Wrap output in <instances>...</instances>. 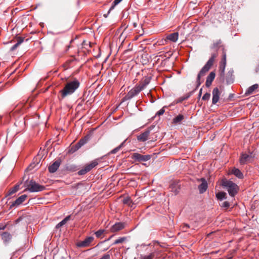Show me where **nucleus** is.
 I'll list each match as a JSON object with an SVG mask.
<instances>
[{"mask_svg": "<svg viewBox=\"0 0 259 259\" xmlns=\"http://www.w3.org/2000/svg\"><path fill=\"white\" fill-rule=\"evenodd\" d=\"M90 138V136L89 135H87L83 138L80 139L79 142L75 145L74 151L78 150L82 146L87 143L89 140Z\"/></svg>", "mask_w": 259, "mask_h": 259, "instance_id": "19", "label": "nucleus"}, {"mask_svg": "<svg viewBox=\"0 0 259 259\" xmlns=\"http://www.w3.org/2000/svg\"><path fill=\"white\" fill-rule=\"evenodd\" d=\"M125 142V140L118 147H116L115 148H114L112 150H111V152H110V153H111V154H115V153H117L123 146Z\"/></svg>", "mask_w": 259, "mask_h": 259, "instance_id": "34", "label": "nucleus"}, {"mask_svg": "<svg viewBox=\"0 0 259 259\" xmlns=\"http://www.w3.org/2000/svg\"><path fill=\"white\" fill-rule=\"evenodd\" d=\"M220 95V92L218 88H215L212 91V104H215L219 100Z\"/></svg>", "mask_w": 259, "mask_h": 259, "instance_id": "18", "label": "nucleus"}, {"mask_svg": "<svg viewBox=\"0 0 259 259\" xmlns=\"http://www.w3.org/2000/svg\"><path fill=\"white\" fill-rule=\"evenodd\" d=\"M138 37H139L138 36H136L135 37V40H137V39H138Z\"/></svg>", "mask_w": 259, "mask_h": 259, "instance_id": "47", "label": "nucleus"}, {"mask_svg": "<svg viewBox=\"0 0 259 259\" xmlns=\"http://www.w3.org/2000/svg\"><path fill=\"white\" fill-rule=\"evenodd\" d=\"M17 39V42L19 44V45L21 44L24 40V37H21V36H18L16 38Z\"/></svg>", "mask_w": 259, "mask_h": 259, "instance_id": "41", "label": "nucleus"}, {"mask_svg": "<svg viewBox=\"0 0 259 259\" xmlns=\"http://www.w3.org/2000/svg\"><path fill=\"white\" fill-rule=\"evenodd\" d=\"M70 219V216L68 215L64 218L62 221L59 223L56 226V228L59 229L63 225H64Z\"/></svg>", "mask_w": 259, "mask_h": 259, "instance_id": "29", "label": "nucleus"}, {"mask_svg": "<svg viewBox=\"0 0 259 259\" xmlns=\"http://www.w3.org/2000/svg\"><path fill=\"white\" fill-rule=\"evenodd\" d=\"M141 91V89L136 85L130 90L126 95L122 99V102L131 100L132 98L137 96Z\"/></svg>", "mask_w": 259, "mask_h": 259, "instance_id": "5", "label": "nucleus"}, {"mask_svg": "<svg viewBox=\"0 0 259 259\" xmlns=\"http://www.w3.org/2000/svg\"><path fill=\"white\" fill-rule=\"evenodd\" d=\"M38 163L37 162L36 164L35 163H31L29 166L27 168V170H31L33 168H34L37 165H38Z\"/></svg>", "mask_w": 259, "mask_h": 259, "instance_id": "39", "label": "nucleus"}, {"mask_svg": "<svg viewBox=\"0 0 259 259\" xmlns=\"http://www.w3.org/2000/svg\"><path fill=\"white\" fill-rule=\"evenodd\" d=\"M198 182H201V184H200L198 187V189L199 190V193L200 194H203L204 193L207 189L208 188V184L207 181H206L205 178H201L200 179L197 180Z\"/></svg>", "mask_w": 259, "mask_h": 259, "instance_id": "13", "label": "nucleus"}, {"mask_svg": "<svg viewBox=\"0 0 259 259\" xmlns=\"http://www.w3.org/2000/svg\"><path fill=\"white\" fill-rule=\"evenodd\" d=\"M189 228H190V226L187 224H184L183 225L182 228H183V229L184 230V231H186V230H185V229H188Z\"/></svg>", "mask_w": 259, "mask_h": 259, "instance_id": "44", "label": "nucleus"}, {"mask_svg": "<svg viewBox=\"0 0 259 259\" xmlns=\"http://www.w3.org/2000/svg\"><path fill=\"white\" fill-rule=\"evenodd\" d=\"M179 37L178 32H174L172 33H170L166 36V39L169 40L172 42H176Z\"/></svg>", "mask_w": 259, "mask_h": 259, "instance_id": "24", "label": "nucleus"}, {"mask_svg": "<svg viewBox=\"0 0 259 259\" xmlns=\"http://www.w3.org/2000/svg\"><path fill=\"white\" fill-rule=\"evenodd\" d=\"M202 89H201L199 91V97H200L201 94H202Z\"/></svg>", "mask_w": 259, "mask_h": 259, "instance_id": "46", "label": "nucleus"}, {"mask_svg": "<svg viewBox=\"0 0 259 259\" xmlns=\"http://www.w3.org/2000/svg\"><path fill=\"white\" fill-rule=\"evenodd\" d=\"M210 94L208 93H206L202 97V100L204 101L208 100L210 98Z\"/></svg>", "mask_w": 259, "mask_h": 259, "instance_id": "40", "label": "nucleus"}, {"mask_svg": "<svg viewBox=\"0 0 259 259\" xmlns=\"http://www.w3.org/2000/svg\"><path fill=\"white\" fill-rule=\"evenodd\" d=\"M221 206L225 209H227L230 207V204L229 202L226 201L223 202Z\"/></svg>", "mask_w": 259, "mask_h": 259, "instance_id": "38", "label": "nucleus"}, {"mask_svg": "<svg viewBox=\"0 0 259 259\" xmlns=\"http://www.w3.org/2000/svg\"><path fill=\"white\" fill-rule=\"evenodd\" d=\"M215 73L214 71H211L210 72L206 78V80L205 82V85L206 87L209 88L211 85L212 82L215 78Z\"/></svg>", "mask_w": 259, "mask_h": 259, "instance_id": "20", "label": "nucleus"}, {"mask_svg": "<svg viewBox=\"0 0 259 259\" xmlns=\"http://www.w3.org/2000/svg\"><path fill=\"white\" fill-rule=\"evenodd\" d=\"M80 85L79 81L74 79L72 81H69L66 83L63 89L60 91L59 93L61 97L59 100L61 101L67 96L70 95L74 93L75 91L79 88Z\"/></svg>", "mask_w": 259, "mask_h": 259, "instance_id": "2", "label": "nucleus"}, {"mask_svg": "<svg viewBox=\"0 0 259 259\" xmlns=\"http://www.w3.org/2000/svg\"><path fill=\"white\" fill-rule=\"evenodd\" d=\"M126 223L124 222H117L112 225L110 229L112 233H116L123 229L126 226Z\"/></svg>", "mask_w": 259, "mask_h": 259, "instance_id": "11", "label": "nucleus"}, {"mask_svg": "<svg viewBox=\"0 0 259 259\" xmlns=\"http://www.w3.org/2000/svg\"><path fill=\"white\" fill-rule=\"evenodd\" d=\"M192 95V92H190L186 94L183 97L179 98L177 103H182L183 101L188 99Z\"/></svg>", "mask_w": 259, "mask_h": 259, "instance_id": "32", "label": "nucleus"}, {"mask_svg": "<svg viewBox=\"0 0 259 259\" xmlns=\"http://www.w3.org/2000/svg\"><path fill=\"white\" fill-rule=\"evenodd\" d=\"M161 256V251L155 249L148 254H141L140 259H158Z\"/></svg>", "mask_w": 259, "mask_h": 259, "instance_id": "8", "label": "nucleus"}, {"mask_svg": "<svg viewBox=\"0 0 259 259\" xmlns=\"http://www.w3.org/2000/svg\"><path fill=\"white\" fill-rule=\"evenodd\" d=\"M169 188L172 192H174L175 194H177L179 192V190L180 189L179 182H174L172 183L170 185Z\"/></svg>", "mask_w": 259, "mask_h": 259, "instance_id": "23", "label": "nucleus"}, {"mask_svg": "<svg viewBox=\"0 0 259 259\" xmlns=\"http://www.w3.org/2000/svg\"><path fill=\"white\" fill-rule=\"evenodd\" d=\"M147 250H149V247H148L147 248ZM150 250H151L150 249Z\"/></svg>", "mask_w": 259, "mask_h": 259, "instance_id": "49", "label": "nucleus"}, {"mask_svg": "<svg viewBox=\"0 0 259 259\" xmlns=\"http://www.w3.org/2000/svg\"><path fill=\"white\" fill-rule=\"evenodd\" d=\"M98 164L97 160L92 161L90 163L87 164L84 166L78 171V175L79 176L84 175L89 172L92 169L96 166Z\"/></svg>", "mask_w": 259, "mask_h": 259, "instance_id": "7", "label": "nucleus"}, {"mask_svg": "<svg viewBox=\"0 0 259 259\" xmlns=\"http://www.w3.org/2000/svg\"><path fill=\"white\" fill-rule=\"evenodd\" d=\"M126 239V238L125 237H120L116 240H115L114 242L113 243V244H117L119 243H121L123 242Z\"/></svg>", "mask_w": 259, "mask_h": 259, "instance_id": "35", "label": "nucleus"}, {"mask_svg": "<svg viewBox=\"0 0 259 259\" xmlns=\"http://www.w3.org/2000/svg\"><path fill=\"white\" fill-rule=\"evenodd\" d=\"M94 240V237L92 236L87 237L84 240L77 243V245L79 247L89 246L91 243Z\"/></svg>", "mask_w": 259, "mask_h": 259, "instance_id": "16", "label": "nucleus"}, {"mask_svg": "<svg viewBox=\"0 0 259 259\" xmlns=\"http://www.w3.org/2000/svg\"><path fill=\"white\" fill-rule=\"evenodd\" d=\"M133 25L134 26V27H136L137 26V24L136 23H134Z\"/></svg>", "mask_w": 259, "mask_h": 259, "instance_id": "48", "label": "nucleus"}, {"mask_svg": "<svg viewBox=\"0 0 259 259\" xmlns=\"http://www.w3.org/2000/svg\"><path fill=\"white\" fill-rule=\"evenodd\" d=\"M131 157L135 161L142 162L149 160L151 158V155H142L138 153H134L132 154Z\"/></svg>", "mask_w": 259, "mask_h": 259, "instance_id": "9", "label": "nucleus"}, {"mask_svg": "<svg viewBox=\"0 0 259 259\" xmlns=\"http://www.w3.org/2000/svg\"><path fill=\"white\" fill-rule=\"evenodd\" d=\"M20 45L18 44L17 42L15 44L14 46L12 47V48L10 49V50L11 51H14Z\"/></svg>", "mask_w": 259, "mask_h": 259, "instance_id": "43", "label": "nucleus"}, {"mask_svg": "<svg viewBox=\"0 0 259 259\" xmlns=\"http://www.w3.org/2000/svg\"><path fill=\"white\" fill-rule=\"evenodd\" d=\"M122 1V0H114V2H113L112 3V6L110 7L109 11H108V13H109L110 12L111 10H112V9H114V7L117 5V4H118L120 2H121Z\"/></svg>", "mask_w": 259, "mask_h": 259, "instance_id": "36", "label": "nucleus"}, {"mask_svg": "<svg viewBox=\"0 0 259 259\" xmlns=\"http://www.w3.org/2000/svg\"><path fill=\"white\" fill-rule=\"evenodd\" d=\"M164 112H165V110L164 109V108H162L156 113V115H158V116L161 115L163 114Z\"/></svg>", "mask_w": 259, "mask_h": 259, "instance_id": "42", "label": "nucleus"}, {"mask_svg": "<svg viewBox=\"0 0 259 259\" xmlns=\"http://www.w3.org/2000/svg\"><path fill=\"white\" fill-rule=\"evenodd\" d=\"M27 195L24 194L18 197L15 201L13 202L10 205V208L14 207H17L22 204L26 199Z\"/></svg>", "mask_w": 259, "mask_h": 259, "instance_id": "14", "label": "nucleus"}, {"mask_svg": "<svg viewBox=\"0 0 259 259\" xmlns=\"http://www.w3.org/2000/svg\"><path fill=\"white\" fill-rule=\"evenodd\" d=\"M23 219V218L21 217L16 220L14 224V226L17 227H18L17 225L21 223V225L22 227H25L28 224V220H22Z\"/></svg>", "mask_w": 259, "mask_h": 259, "instance_id": "22", "label": "nucleus"}, {"mask_svg": "<svg viewBox=\"0 0 259 259\" xmlns=\"http://www.w3.org/2000/svg\"><path fill=\"white\" fill-rule=\"evenodd\" d=\"M258 85L257 84H254L250 86L246 91L245 95H250L252 94L254 92V91L258 88Z\"/></svg>", "mask_w": 259, "mask_h": 259, "instance_id": "28", "label": "nucleus"}, {"mask_svg": "<svg viewBox=\"0 0 259 259\" xmlns=\"http://www.w3.org/2000/svg\"><path fill=\"white\" fill-rule=\"evenodd\" d=\"M26 190H28L30 192H37L44 191L45 189V187L43 185H39L33 180L30 181H26Z\"/></svg>", "mask_w": 259, "mask_h": 259, "instance_id": "4", "label": "nucleus"}, {"mask_svg": "<svg viewBox=\"0 0 259 259\" xmlns=\"http://www.w3.org/2000/svg\"><path fill=\"white\" fill-rule=\"evenodd\" d=\"M19 187H20V185L17 184V185H16L15 186H14L12 188H11L8 191V193H7V194L6 195V197H7V196H11L12 194H13L15 193H16L19 189Z\"/></svg>", "mask_w": 259, "mask_h": 259, "instance_id": "27", "label": "nucleus"}, {"mask_svg": "<svg viewBox=\"0 0 259 259\" xmlns=\"http://www.w3.org/2000/svg\"><path fill=\"white\" fill-rule=\"evenodd\" d=\"M143 32L142 33H141V34H140V35H143Z\"/></svg>", "mask_w": 259, "mask_h": 259, "instance_id": "50", "label": "nucleus"}, {"mask_svg": "<svg viewBox=\"0 0 259 259\" xmlns=\"http://www.w3.org/2000/svg\"><path fill=\"white\" fill-rule=\"evenodd\" d=\"M122 202L124 204H126L128 206L132 207L133 201L129 196H126L123 198Z\"/></svg>", "mask_w": 259, "mask_h": 259, "instance_id": "30", "label": "nucleus"}, {"mask_svg": "<svg viewBox=\"0 0 259 259\" xmlns=\"http://www.w3.org/2000/svg\"><path fill=\"white\" fill-rule=\"evenodd\" d=\"M231 173L234 175L236 177H237L239 179L243 178V175L242 172L238 168H233L231 171Z\"/></svg>", "mask_w": 259, "mask_h": 259, "instance_id": "26", "label": "nucleus"}, {"mask_svg": "<svg viewBox=\"0 0 259 259\" xmlns=\"http://www.w3.org/2000/svg\"><path fill=\"white\" fill-rule=\"evenodd\" d=\"M151 130L148 128L144 132L141 133L137 136V140L139 142H145L148 139V137L150 135Z\"/></svg>", "mask_w": 259, "mask_h": 259, "instance_id": "15", "label": "nucleus"}, {"mask_svg": "<svg viewBox=\"0 0 259 259\" xmlns=\"http://www.w3.org/2000/svg\"><path fill=\"white\" fill-rule=\"evenodd\" d=\"M1 238L5 245H8L12 239V235L8 232H4L1 234Z\"/></svg>", "mask_w": 259, "mask_h": 259, "instance_id": "17", "label": "nucleus"}, {"mask_svg": "<svg viewBox=\"0 0 259 259\" xmlns=\"http://www.w3.org/2000/svg\"><path fill=\"white\" fill-rule=\"evenodd\" d=\"M61 162L60 160L55 161L53 163L50 165L48 167V169L50 172L54 173L57 171L58 169Z\"/></svg>", "mask_w": 259, "mask_h": 259, "instance_id": "21", "label": "nucleus"}, {"mask_svg": "<svg viewBox=\"0 0 259 259\" xmlns=\"http://www.w3.org/2000/svg\"><path fill=\"white\" fill-rule=\"evenodd\" d=\"M105 230L103 229H100L95 232V235L97 238H100L102 235L104 233Z\"/></svg>", "mask_w": 259, "mask_h": 259, "instance_id": "37", "label": "nucleus"}, {"mask_svg": "<svg viewBox=\"0 0 259 259\" xmlns=\"http://www.w3.org/2000/svg\"><path fill=\"white\" fill-rule=\"evenodd\" d=\"M255 71L256 73L258 72L259 71V66H257L255 69Z\"/></svg>", "mask_w": 259, "mask_h": 259, "instance_id": "45", "label": "nucleus"}, {"mask_svg": "<svg viewBox=\"0 0 259 259\" xmlns=\"http://www.w3.org/2000/svg\"><path fill=\"white\" fill-rule=\"evenodd\" d=\"M252 156L251 154H247L246 153H242L240 157V163L241 165H244L249 162H251L252 160Z\"/></svg>", "mask_w": 259, "mask_h": 259, "instance_id": "12", "label": "nucleus"}, {"mask_svg": "<svg viewBox=\"0 0 259 259\" xmlns=\"http://www.w3.org/2000/svg\"><path fill=\"white\" fill-rule=\"evenodd\" d=\"M222 51H223L222 58L221 61L220 62L219 71V73H220L221 77H224L226 63H227V61H226L227 55H226V50L224 49V48H223Z\"/></svg>", "mask_w": 259, "mask_h": 259, "instance_id": "6", "label": "nucleus"}, {"mask_svg": "<svg viewBox=\"0 0 259 259\" xmlns=\"http://www.w3.org/2000/svg\"><path fill=\"white\" fill-rule=\"evenodd\" d=\"M226 80L228 84H230L233 82L234 78L233 75V71H229L226 76Z\"/></svg>", "mask_w": 259, "mask_h": 259, "instance_id": "25", "label": "nucleus"}, {"mask_svg": "<svg viewBox=\"0 0 259 259\" xmlns=\"http://www.w3.org/2000/svg\"><path fill=\"white\" fill-rule=\"evenodd\" d=\"M216 197L218 200H222L226 198V193L224 192H219L216 194Z\"/></svg>", "mask_w": 259, "mask_h": 259, "instance_id": "33", "label": "nucleus"}, {"mask_svg": "<svg viewBox=\"0 0 259 259\" xmlns=\"http://www.w3.org/2000/svg\"><path fill=\"white\" fill-rule=\"evenodd\" d=\"M184 118V116L182 114H179L172 119L174 123H180Z\"/></svg>", "mask_w": 259, "mask_h": 259, "instance_id": "31", "label": "nucleus"}, {"mask_svg": "<svg viewBox=\"0 0 259 259\" xmlns=\"http://www.w3.org/2000/svg\"><path fill=\"white\" fill-rule=\"evenodd\" d=\"M151 78L152 76L151 75L145 76L141 79L139 84L136 85L141 89V91H143L150 83Z\"/></svg>", "mask_w": 259, "mask_h": 259, "instance_id": "10", "label": "nucleus"}, {"mask_svg": "<svg viewBox=\"0 0 259 259\" xmlns=\"http://www.w3.org/2000/svg\"><path fill=\"white\" fill-rule=\"evenodd\" d=\"M221 44V40H218L216 42H213V45L211 47V49L214 51V52L211 53V57L198 74L196 79V89H197L201 83V81L200 80L201 77L205 76L206 73L209 70L210 68L213 65L215 59L218 56V50L222 46Z\"/></svg>", "mask_w": 259, "mask_h": 259, "instance_id": "1", "label": "nucleus"}, {"mask_svg": "<svg viewBox=\"0 0 259 259\" xmlns=\"http://www.w3.org/2000/svg\"><path fill=\"white\" fill-rule=\"evenodd\" d=\"M222 187L226 189L231 197H234L238 192L239 187L235 183L226 179L222 181Z\"/></svg>", "mask_w": 259, "mask_h": 259, "instance_id": "3", "label": "nucleus"}]
</instances>
